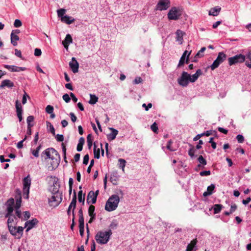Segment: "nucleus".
I'll return each mask as SVG.
<instances>
[{"mask_svg": "<svg viewBox=\"0 0 251 251\" xmlns=\"http://www.w3.org/2000/svg\"><path fill=\"white\" fill-rule=\"evenodd\" d=\"M202 74V72L201 69H198L193 75L183 71L180 77L177 79V82L179 85L182 87H187L189 82H195Z\"/></svg>", "mask_w": 251, "mask_h": 251, "instance_id": "nucleus-1", "label": "nucleus"}, {"mask_svg": "<svg viewBox=\"0 0 251 251\" xmlns=\"http://www.w3.org/2000/svg\"><path fill=\"white\" fill-rule=\"evenodd\" d=\"M251 201V198L248 197L246 200H243L242 202L244 204L246 205Z\"/></svg>", "mask_w": 251, "mask_h": 251, "instance_id": "nucleus-64", "label": "nucleus"}, {"mask_svg": "<svg viewBox=\"0 0 251 251\" xmlns=\"http://www.w3.org/2000/svg\"><path fill=\"white\" fill-rule=\"evenodd\" d=\"M119 201L120 199L118 195H112L106 202L105 206V210L109 212L115 210L118 207Z\"/></svg>", "mask_w": 251, "mask_h": 251, "instance_id": "nucleus-3", "label": "nucleus"}, {"mask_svg": "<svg viewBox=\"0 0 251 251\" xmlns=\"http://www.w3.org/2000/svg\"><path fill=\"white\" fill-rule=\"evenodd\" d=\"M30 179L28 178V177H25L24 179V191H26L27 193L26 198L28 199V193L29 191V187L30 185Z\"/></svg>", "mask_w": 251, "mask_h": 251, "instance_id": "nucleus-13", "label": "nucleus"}, {"mask_svg": "<svg viewBox=\"0 0 251 251\" xmlns=\"http://www.w3.org/2000/svg\"><path fill=\"white\" fill-rule=\"evenodd\" d=\"M109 129L111 130V133L107 135V139L109 141H112L115 139L118 133V131L112 127H109Z\"/></svg>", "mask_w": 251, "mask_h": 251, "instance_id": "nucleus-15", "label": "nucleus"}, {"mask_svg": "<svg viewBox=\"0 0 251 251\" xmlns=\"http://www.w3.org/2000/svg\"><path fill=\"white\" fill-rule=\"evenodd\" d=\"M85 142V139L83 137H80L79 139V142L77 146V151H81L83 149V146Z\"/></svg>", "mask_w": 251, "mask_h": 251, "instance_id": "nucleus-28", "label": "nucleus"}, {"mask_svg": "<svg viewBox=\"0 0 251 251\" xmlns=\"http://www.w3.org/2000/svg\"><path fill=\"white\" fill-rule=\"evenodd\" d=\"M72 62L69 63V66L74 73L78 72L79 64L75 57L72 58Z\"/></svg>", "mask_w": 251, "mask_h": 251, "instance_id": "nucleus-11", "label": "nucleus"}, {"mask_svg": "<svg viewBox=\"0 0 251 251\" xmlns=\"http://www.w3.org/2000/svg\"><path fill=\"white\" fill-rule=\"evenodd\" d=\"M79 222V228H84V220H78Z\"/></svg>", "mask_w": 251, "mask_h": 251, "instance_id": "nucleus-56", "label": "nucleus"}, {"mask_svg": "<svg viewBox=\"0 0 251 251\" xmlns=\"http://www.w3.org/2000/svg\"><path fill=\"white\" fill-rule=\"evenodd\" d=\"M62 98L63 99V100L67 103L70 102V98L68 94H64L63 97H62Z\"/></svg>", "mask_w": 251, "mask_h": 251, "instance_id": "nucleus-50", "label": "nucleus"}, {"mask_svg": "<svg viewBox=\"0 0 251 251\" xmlns=\"http://www.w3.org/2000/svg\"><path fill=\"white\" fill-rule=\"evenodd\" d=\"M205 50H206L205 47L201 48V49L196 54V55L195 56V58L202 57L203 56V53Z\"/></svg>", "mask_w": 251, "mask_h": 251, "instance_id": "nucleus-37", "label": "nucleus"}, {"mask_svg": "<svg viewBox=\"0 0 251 251\" xmlns=\"http://www.w3.org/2000/svg\"><path fill=\"white\" fill-rule=\"evenodd\" d=\"M173 143V141L170 140H169L168 143H167V146H166V148L168 150H170V151H175V150L173 149L172 147H171V145Z\"/></svg>", "mask_w": 251, "mask_h": 251, "instance_id": "nucleus-46", "label": "nucleus"}, {"mask_svg": "<svg viewBox=\"0 0 251 251\" xmlns=\"http://www.w3.org/2000/svg\"><path fill=\"white\" fill-rule=\"evenodd\" d=\"M89 154H87L85 155L83 157V163L84 165H87L88 163V162H89Z\"/></svg>", "mask_w": 251, "mask_h": 251, "instance_id": "nucleus-49", "label": "nucleus"}, {"mask_svg": "<svg viewBox=\"0 0 251 251\" xmlns=\"http://www.w3.org/2000/svg\"><path fill=\"white\" fill-rule=\"evenodd\" d=\"M87 141L88 148L89 150H90L93 145L92 136L91 134L88 135L87 137Z\"/></svg>", "mask_w": 251, "mask_h": 251, "instance_id": "nucleus-32", "label": "nucleus"}, {"mask_svg": "<svg viewBox=\"0 0 251 251\" xmlns=\"http://www.w3.org/2000/svg\"><path fill=\"white\" fill-rule=\"evenodd\" d=\"M11 43L14 46H16L17 45V41L19 40V37L16 34H14L13 32H11Z\"/></svg>", "mask_w": 251, "mask_h": 251, "instance_id": "nucleus-26", "label": "nucleus"}, {"mask_svg": "<svg viewBox=\"0 0 251 251\" xmlns=\"http://www.w3.org/2000/svg\"><path fill=\"white\" fill-rule=\"evenodd\" d=\"M75 20L72 17L65 15L64 17L62 18L61 21L68 25H70L75 22Z\"/></svg>", "mask_w": 251, "mask_h": 251, "instance_id": "nucleus-20", "label": "nucleus"}, {"mask_svg": "<svg viewBox=\"0 0 251 251\" xmlns=\"http://www.w3.org/2000/svg\"><path fill=\"white\" fill-rule=\"evenodd\" d=\"M118 162L119 167L122 168L123 172H124L126 161L124 159L120 158L118 160Z\"/></svg>", "mask_w": 251, "mask_h": 251, "instance_id": "nucleus-30", "label": "nucleus"}, {"mask_svg": "<svg viewBox=\"0 0 251 251\" xmlns=\"http://www.w3.org/2000/svg\"><path fill=\"white\" fill-rule=\"evenodd\" d=\"M236 139L239 143H242L244 141V137L242 135L239 134L236 136Z\"/></svg>", "mask_w": 251, "mask_h": 251, "instance_id": "nucleus-47", "label": "nucleus"}, {"mask_svg": "<svg viewBox=\"0 0 251 251\" xmlns=\"http://www.w3.org/2000/svg\"><path fill=\"white\" fill-rule=\"evenodd\" d=\"M211 174V172L210 171H204L201 172L200 175L201 176H209Z\"/></svg>", "mask_w": 251, "mask_h": 251, "instance_id": "nucleus-52", "label": "nucleus"}, {"mask_svg": "<svg viewBox=\"0 0 251 251\" xmlns=\"http://www.w3.org/2000/svg\"><path fill=\"white\" fill-rule=\"evenodd\" d=\"M42 51L40 49L36 48L34 50V55L36 56H39L41 55Z\"/></svg>", "mask_w": 251, "mask_h": 251, "instance_id": "nucleus-54", "label": "nucleus"}, {"mask_svg": "<svg viewBox=\"0 0 251 251\" xmlns=\"http://www.w3.org/2000/svg\"><path fill=\"white\" fill-rule=\"evenodd\" d=\"M15 107H16V113H17V117L19 119V121L21 122L23 119V117H22L23 110H22V107L21 104L19 101L18 100H17L15 102Z\"/></svg>", "mask_w": 251, "mask_h": 251, "instance_id": "nucleus-10", "label": "nucleus"}, {"mask_svg": "<svg viewBox=\"0 0 251 251\" xmlns=\"http://www.w3.org/2000/svg\"><path fill=\"white\" fill-rule=\"evenodd\" d=\"M218 130L219 131H220V132H222L224 134H226L228 132V130L223 128V127H219L218 128Z\"/></svg>", "mask_w": 251, "mask_h": 251, "instance_id": "nucleus-60", "label": "nucleus"}, {"mask_svg": "<svg viewBox=\"0 0 251 251\" xmlns=\"http://www.w3.org/2000/svg\"><path fill=\"white\" fill-rule=\"evenodd\" d=\"M197 242V239L192 240L190 243L187 245L186 251H192L194 247L196 246Z\"/></svg>", "mask_w": 251, "mask_h": 251, "instance_id": "nucleus-24", "label": "nucleus"}, {"mask_svg": "<svg viewBox=\"0 0 251 251\" xmlns=\"http://www.w3.org/2000/svg\"><path fill=\"white\" fill-rule=\"evenodd\" d=\"M46 111L49 114L52 113L53 112V106L50 105H48L46 108Z\"/></svg>", "mask_w": 251, "mask_h": 251, "instance_id": "nucleus-45", "label": "nucleus"}, {"mask_svg": "<svg viewBox=\"0 0 251 251\" xmlns=\"http://www.w3.org/2000/svg\"><path fill=\"white\" fill-rule=\"evenodd\" d=\"M78 200L79 202H82V204H84L85 201V195L82 196V191L79 190L78 193Z\"/></svg>", "mask_w": 251, "mask_h": 251, "instance_id": "nucleus-31", "label": "nucleus"}, {"mask_svg": "<svg viewBox=\"0 0 251 251\" xmlns=\"http://www.w3.org/2000/svg\"><path fill=\"white\" fill-rule=\"evenodd\" d=\"M181 13L176 7H172L168 13V18L170 20H178Z\"/></svg>", "mask_w": 251, "mask_h": 251, "instance_id": "nucleus-7", "label": "nucleus"}, {"mask_svg": "<svg viewBox=\"0 0 251 251\" xmlns=\"http://www.w3.org/2000/svg\"><path fill=\"white\" fill-rule=\"evenodd\" d=\"M66 11V10L64 8H61L57 11L58 17L61 18V20H62V18L65 16L64 14Z\"/></svg>", "mask_w": 251, "mask_h": 251, "instance_id": "nucleus-34", "label": "nucleus"}, {"mask_svg": "<svg viewBox=\"0 0 251 251\" xmlns=\"http://www.w3.org/2000/svg\"><path fill=\"white\" fill-rule=\"evenodd\" d=\"M117 226H118V224L116 223V222L113 221L112 222H111V223L110 224V225L109 226V227L110 228V229L116 228L117 227Z\"/></svg>", "mask_w": 251, "mask_h": 251, "instance_id": "nucleus-55", "label": "nucleus"}, {"mask_svg": "<svg viewBox=\"0 0 251 251\" xmlns=\"http://www.w3.org/2000/svg\"><path fill=\"white\" fill-rule=\"evenodd\" d=\"M7 206H13L14 204V200L13 198H10L7 201Z\"/></svg>", "mask_w": 251, "mask_h": 251, "instance_id": "nucleus-58", "label": "nucleus"}, {"mask_svg": "<svg viewBox=\"0 0 251 251\" xmlns=\"http://www.w3.org/2000/svg\"><path fill=\"white\" fill-rule=\"evenodd\" d=\"M176 41H178L180 44H181L183 42V36L184 34V33L180 30H177L176 31Z\"/></svg>", "mask_w": 251, "mask_h": 251, "instance_id": "nucleus-21", "label": "nucleus"}, {"mask_svg": "<svg viewBox=\"0 0 251 251\" xmlns=\"http://www.w3.org/2000/svg\"><path fill=\"white\" fill-rule=\"evenodd\" d=\"M72 42L73 39L72 36L70 34H68L66 35L64 40L62 41V44L63 45L64 48L66 50H68L69 44L72 43Z\"/></svg>", "mask_w": 251, "mask_h": 251, "instance_id": "nucleus-14", "label": "nucleus"}, {"mask_svg": "<svg viewBox=\"0 0 251 251\" xmlns=\"http://www.w3.org/2000/svg\"><path fill=\"white\" fill-rule=\"evenodd\" d=\"M59 188L60 185L59 183H58L57 181H55L53 183V185L51 186L50 191L51 192L52 194L60 193L59 192Z\"/></svg>", "mask_w": 251, "mask_h": 251, "instance_id": "nucleus-18", "label": "nucleus"}, {"mask_svg": "<svg viewBox=\"0 0 251 251\" xmlns=\"http://www.w3.org/2000/svg\"><path fill=\"white\" fill-rule=\"evenodd\" d=\"M16 199V204L15 205V208H20L22 202V197L20 193H19L17 195L15 196Z\"/></svg>", "mask_w": 251, "mask_h": 251, "instance_id": "nucleus-25", "label": "nucleus"}, {"mask_svg": "<svg viewBox=\"0 0 251 251\" xmlns=\"http://www.w3.org/2000/svg\"><path fill=\"white\" fill-rule=\"evenodd\" d=\"M215 185L211 184L210 186L207 187V191L204 192L203 194L204 197H207L211 195L213 193V191L215 188Z\"/></svg>", "mask_w": 251, "mask_h": 251, "instance_id": "nucleus-22", "label": "nucleus"}, {"mask_svg": "<svg viewBox=\"0 0 251 251\" xmlns=\"http://www.w3.org/2000/svg\"><path fill=\"white\" fill-rule=\"evenodd\" d=\"M47 126L48 127H50V132L53 135H55V129L53 126L51 125V124L49 122H47Z\"/></svg>", "mask_w": 251, "mask_h": 251, "instance_id": "nucleus-42", "label": "nucleus"}, {"mask_svg": "<svg viewBox=\"0 0 251 251\" xmlns=\"http://www.w3.org/2000/svg\"><path fill=\"white\" fill-rule=\"evenodd\" d=\"M112 234L111 229L105 231H99L95 235V239L99 244H105L109 241Z\"/></svg>", "mask_w": 251, "mask_h": 251, "instance_id": "nucleus-2", "label": "nucleus"}, {"mask_svg": "<svg viewBox=\"0 0 251 251\" xmlns=\"http://www.w3.org/2000/svg\"><path fill=\"white\" fill-rule=\"evenodd\" d=\"M13 209H13V206H7V213L5 215V217H8L9 216H12V213L13 211Z\"/></svg>", "mask_w": 251, "mask_h": 251, "instance_id": "nucleus-39", "label": "nucleus"}, {"mask_svg": "<svg viewBox=\"0 0 251 251\" xmlns=\"http://www.w3.org/2000/svg\"><path fill=\"white\" fill-rule=\"evenodd\" d=\"M70 116L71 120L73 122H75L76 121L77 118L75 116V115L74 114V113H73V112L70 113Z\"/></svg>", "mask_w": 251, "mask_h": 251, "instance_id": "nucleus-57", "label": "nucleus"}, {"mask_svg": "<svg viewBox=\"0 0 251 251\" xmlns=\"http://www.w3.org/2000/svg\"><path fill=\"white\" fill-rule=\"evenodd\" d=\"M190 146L191 147V148L188 151V154L192 158L195 156L194 153L196 150L195 149L194 147L192 146L191 144H190Z\"/></svg>", "mask_w": 251, "mask_h": 251, "instance_id": "nucleus-41", "label": "nucleus"}, {"mask_svg": "<svg viewBox=\"0 0 251 251\" xmlns=\"http://www.w3.org/2000/svg\"><path fill=\"white\" fill-rule=\"evenodd\" d=\"M76 200H77V198H76V193L75 191H74V195H73V197L72 201L71 202V203L69 205L70 208H74V210L75 209V208L76 207V201H77Z\"/></svg>", "mask_w": 251, "mask_h": 251, "instance_id": "nucleus-27", "label": "nucleus"}, {"mask_svg": "<svg viewBox=\"0 0 251 251\" xmlns=\"http://www.w3.org/2000/svg\"><path fill=\"white\" fill-rule=\"evenodd\" d=\"M16 211V214L19 218H21L22 216L21 211L19 208H15Z\"/></svg>", "mask_w": 251, "mask_h": 251, "instance_id": "nucleus-62", "label": "nucleus"}, {"mask_svg": "<svg viewBox=\"0 0 251 251\" xmlns=\"http://www.w3.org/2000/svg\"><path fill=\"white\" fill-rule=\"evenodd\" d=\"M98 100V98L94 95H90V100H89V103L91 104H95Z\"/></svg>", "mask_w": 251, "mask_h": 251, "instance_id": "nucleus-35", "label": "nucleus"}, {"mask_svg": "<svg viewBox=\"0 0 251 251\" xmlns=\"http://www.w3.org/2000/svg\"><path fill=\"white\" fill-rule=\"evenodd\" d=\"M223 205L220 204H216L213 206L214 213L217 214L220 212L221 211Z\"/></svg>", "mask_w": 251, "mask_h": 251, "instance_id": "nucleus-29", "label": "nucleus"}, {"mask_svg": "<svg viewBox=\"0 0 251 251\" xmlns=\"http://www.w3.org/2000/svg\"><path fill=\"white\" fill-rule=\"evenodd\" d=\"M8 229L11 234L13 235H16L17 232V227L16 226H8Z\"/></svg>", "mask_w": 251, "mask_h": 251, "instance_id": "nucleus-38", "label": "nucleus"}, {"mask_svg": "<svg viewBox=\"0 0 251 251\" xmlns=\"http://www.w3.org/2000/svg\"><path fill=\"white\" fill-rule=\"evenodd\" d=\"M94 153L95 158L99 159L100 157V149L96 150V145L95 143L94 144Z\"/></svg>", "mask_w": 251, "mask_h": 251, "instance_id": "nucleus-33", "label": "nucleus"}, {"mask_svg": "<svg viewBox=\"0 0 251 251\" xmlns=\"http://www.w3.org/2000/svg\"><path fill=\"white\" fill-rule=\"evenodd\" d=\"M151 129L155 133H156L158 130V126L157 125L156 123H154L151 126Z\"/></svg>", "mask_w": 251, "mask_h": 251, "instance_id": "nucleus-48", "label": "nucleus"}, {"mask_svg": "<svg viewBox=\"0 0 251 251\" xmlns=\"http://www.w3.org/2000/svg\"><path fill=\"white\" fill-rule=\"evenodd\" d=\"M14 83L9 79H5L1 82V83L0 85V88H3L5 87H7L8 88H12L14 86Z\"/></svg>", "mask_w": 251, "mask_h": 251, "instance_id": "nucleus-16", "label": "nucleus"}, {"mask_svg": "<svg viewBox=\"0 0 251 251\" xmlns=\"http://www.w3.org/2000/svg\"><path fill=\"white\" fill-rule=\"evenodd\" d=\"M62 200V193L52 194L49 202L50 206L55 207L58 206Z\"/></svg>", "mask_w": 251, "mask_h": 251, "instance_id": "nucleus-5", "label": "nucleus"}, {"mask_svg": "<svg viewBox=\"0 0 251 251\" xmlns=\"http://www.w3.org/2000/svg\"><path fill=\"white\" fill-rule=\"evenodd\" d=\"M24 228L22 226H18V228H17V233H18L19 234H20L21 235H22L23 232Z\"/></svg>", "mask_w": 251, "mask_h": 251, "instance_id": "nucleus-61", "label": "nucleus"}, {"mask_svg": "<svg viewBox=\"0 0 251 251\" xmlns=\"http://www.w3.org/2000/svg\"><path fill=\"white\" fill-rule=\"evenodd\" d=\"M221 10V8L217 6L210 9L209 12V15H212L213 16H217Z\"/></svg>", "mask_w": 251, "mask_h": 251, "instance_id": "nucleus-19", "label": "nucleus"}, {"mask_svg": "<svg viewBox=\"0 0 251 251\" xmlns=\"http://www.w3.org/2000/svg\"><path fill=\"white\" fill-rule=\"evenodd\" d=\"M96 201H97V199L94 195V191H90L87 196V203H90V202H92L93 204H95L96 202Z\"/></svg>", "mask_w": 251, "mask_h": 251, "instance_id": "nucleus-17", "label": "nucleus"}, {"mask_svg": "<svg viewBox=\"0 0 251 251\" xmlns=\"http://www.w3.org/2000/svg\"><path fill=\"white\" fill-rule=\"evenodd\" d=\"M56 139L58 142H62L64 140V136L62 134H57Z\"/></svg>", "mask_w": 251, "mask_h": 251, "instance_id": "nucleus-51", "label": "nucleus"}, {"mask_svg": "<svg viewBox=\"0 0 251 251\" xmlns=\"http://www.w3.org/2000/svg\"><path fill=\"white\" fill-rule=\"evenodd\" d=\"M79 219L78 220H84L83 215V210L82 207L80 208L78 212Z\"/></svg>", "mask_w": 251, "mask_h": 251, "instance_id": "nucleus-53", "label": "nucleus"}, {"mask_svg": "<svg viewBox=\"0 0 251 251\" xmlns=\"http://www.w3.org/2000/svg\"><path fill=\"white\" fill-rule=\"evenodd\" d=\"M4 67L10 70L11 72H19L18 70V67L15 66H10L8 65H4Z\"/></svg>", "mask_w": 251, "mask_h": 251, "instance_id": "nucleus-36", "label": "nucleus"}, {"mask_svg": "<svg viewBox=\"0 0 251 251\" xmlns=\"http://www.w3.org/2000/svg\"><path fill=\"white\" fill-rule=\"evenodd\" d=\"M226 58V55L223 52H220L218 56L212 64L210 66L211 70H214L219 67Z\"/></svg>", "mask_w": 251, "mask_h": 251, "instance_id": "nucleus-4", "label": "nucleus"}, {"mask_svg": "<svg viewBox=\"0 0 251 251\" xmlns=\"http://www.w3.org/2000/svg\"><path fill=\"white\" fill-rule=\"evenodd\" d=\"M15 54L20 57V58H22V53H21V51L20 50H18V49H15Z\"/></svg>", "mask_w": 251, "mask_h": 251, "instance_id": "nucleus-63", "label": "nucleus"}, {"mask_svg": "<svg viewBox=\"0 0 251 251\" xmlns=\"http://www.w3.org/2000/svg\"><path fill=\"white\" fill-rule=\"evenodd\" d=\"M38 223V221L36 218L26 222L25 223V226H27L26 231H28L32 229Z\"/></svg>", "mask_w": 251, "mask_h": 251, "instance_id": "nucleus-12", "label": "nucleus"}, {"mask_svg": "<svg viewBox=\"0 0 251 251\" xmlns=\"http://www.w3.org/2000/svg\"><path fill=\"white\" fill-rule=\"evenodd\" d=\"M43 154H45L48 158L51 159V160H57V158L59 157V154L58 152L52 148L46 149L43 152Z\"/></svg>", "mask_w": 251, "mask_h": 251, "instance_id": "nucleus-8", "label": "nucleus"}, {"mask_svg": "<svg viewBox=\"0 0 251 251\" xmlns=\"http://www.w3.org/2000/svg\"><path fill=\"white\" fill-rule=\"evenodd\" d=\"M237 205L236 204H233L231 205L230 209V213H232L233 212H234L236 209H237Z\"/></svg>", "mask_w": 251, "mask_h": 251, "instance_id": "nucleus-59", "label": "nucleus"}, {"mask_svg": "<svg viewBox=\"0 0 251 251\" xmlns=\"http://www.w3.org/2000/svg\"><path fill=\"white\" fill-rule=\"evenodd\" d=\"M187 52V50H185L182 54V55L179 61L178 64L177 65V68H179L184 65Z\"/></svg>", "mask_w": 251, "mask_h": 251, "instance_id": "nucleus-23", "label": "nucleus"}, {"mask_svg": "<svg viewBox=\"0 0 251 251\" xmlns=\"http://www.w3.org/2000/svg\"><path fill=\"white\" fill-rule=\"evenodd\" d=\"M22 22L20 20L16 19L15 20L14 23V26L15 27H20L21 26H22Z\"/></svg>", "mask_w": 251, "mask_h": 251, "instance_id": "nucleus-44", "label": "nucleus"}, {"mask_svg": "<svg viewBox=\"0 0 251 251\" xmlns=\"http://www.w3.org/2000/svg\"><path fill=\"white\" fill-rule=\"evenodd\" d=\"M170 6L169 0H160L156 5V10L160 11L167 9Z\"/></svg>", "mask_w": 251, "mask_h": 251, "instance_id": "nucleus-9", "label": "nucleus"}, {"mask_svg": "<svg viewBox=\"0 0 251 251\" xmlns=\"http://www.w3.org/2000/svg\"><path fill=\"white\" fill-rule=\"evenodd\" d=\"M246 56L242 54H237L233 57L228 58V64L230 66H232L237 63L244 62Z\"/></svg>", "mask_w": 251, "mask_h": 251, "instance_id": "nucleus-6", "label": "nucleus"}, {"mask_svg": "<svg viewBox=\"0 0 251 251\" xmlns=\"http://www.w3.org/2000/svg\"><path fill=\"white\" fill-rule=\"evenodd\" d=\"M95 210V207L93 205H91L88 209V214L89 216L91 215H96V214L94 213Z\"/></svg>", "mask_w": 251, "mask_h": 251, "instance_id": "nucleus-40", "label": "nucleus"}, {"mask_svg": "<svg viewBox=\"0 0 251 251\" xmlns=\"http://www.w3.org/2000/svg\"><path fill=\"white\" fill-rule=\"evenodd\" d=\"M198 160L199 162L203 165H205L207 163L206 160L203 157L202 155H200L198 158Z\"/></svg>", "mask_w": 251, "mask_h": 251, "instance_id": "nucleus-43", "label": "nucleus"}]
</instances>
